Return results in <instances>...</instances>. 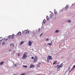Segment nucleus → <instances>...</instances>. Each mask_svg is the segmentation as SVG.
<instances>
[{
  "label": "nucleus",
  "instance_id": "nucleus-41",
  "mask_svg": "<svg viewBox=\"0 0 75 75\" xmlns=\"http://www.w3.org/2000/svg\"><path fill=\"white\" fill-rule=\"evenodd\" d=\"M13 46H14V45H13Z\"/></svg>",
  "mask_w": 75,
  "mask_h": 75
},
{
  "label": "nucleus",
  "instance_id": "nucleus-14",
  "mask_svg": "<svg viewBox=\"0 0 75 75\" xmlns=\"http://www.w3.org/2000/svg\"><path fill=\"white\" fill-rule=\"evenodd\" d=\"M50 18H52V14H51L50 15Z\"/></svg>",
  "mask_w": 75,
  "mask_h": 75
},
{
  "label": "nucleus",
  "instance_id": "nucleus-21",
  "mask_svg": "<svg viewBox=\"0 0 75 75\" xmlns=\"http://www.w3.org/2000/svg\"><path fill=\"white\" fill-rule=\"evenodd\" d=\"M23 67H24L25 68H27V66H24V65H23Z\"/></svg>",
  "mask_w": 75,
  "mask_h": 75
},
{
  "label": "nucleus",
  "instance_id": "nucleus-43",
  "mask_svg": "<svg viewBox=\"0 0 75 75\" xmlns=\"http://www.w3.org/2000/svg\"><path fill=\"white\" fill-rule=\"evenodd\" d=\"M15 65H16V64H15Z\"/></svg>",
  "mask_w": 75,
  "mask_h": 75
},
{
  "label": "nucleus",
  "instance_id": "nucleus-32",
  "mask_svg": "<svg viewBox=\"0 0 75 75\" xmlns=\"http://www.w3.org/2000/svg\"><path fill=\"white\" fill-rule=\"evenodd\" d=\"M21 75H25V74H21Z\"/></svg>",
  "mask_w": 75,
  "mask_h": 75
},
{
  "label": "nucleus",
  "instance_id": "nucleus-29",
  "mask_svg": "<svg viewBox=\"0 0 75 75\" xmlns=\"http://www.w3.org/2000/svg\"><path fill=\"white\" fill-rule=\"evenodd\" d=\"M18 56H20V54L19 53H18Z\"/></svg>",
  "mask_w": 75,
  "mask_h": 75
},
{
  "label": "nucleus",
  "instance_id": "nucleus-10",
  "mask_svg": "<svg viewBox=\"0 0 75 75\" xmlns=\"http://www.w3.org/2000/svg\"><path fill=\"white\" fill-rule=\"evenodd\" d=\"M30 68H33V67H34V65H33L32 64H31L30 65Z\"/></svg>",
  "mask_w": 75,
  "mask_h": 75
},
{
  "label": "nucleus",
  "instance_id": "nucleus-37",
  "mask_svg": "<svg viewBox=\"0 0 75 75\" xmlns=\"http://www.w3.org/2000/svg\"><path fill=\"white\" fill-rule=\"evenodd\" d=\"M11 45H12V44L10 45V46H11Z\"/></svg>",
  "mask_w": 75,
  "mask_h": 75
},
{
  "label": "nucleus",
  "instance_id": "nucleus-9",
  "mask_svg": "<svg viewBox=\"0 0 75 75\" xmlns=\"http://www.w3.org/2000/svg\"><path fill=\"white\" fill-rule=\"evenodd\" d=\"M21 33L20 32H19L18 33H17L16 35V36H18V35H21Z\"/></svg>",
  "mask_w": 75,
  "mask_h": 75
},
{
  "label": "nucleus",
  "instance_id": "nucleus-20",
  "mask_svg": "<svg viewBox=\"0 0 75 75\" xmlns=\"http://www.w3.org/2000/svg\"><path fill=\"white\" fill-rule=\"evenodd\" d=\"M3 64H4V62H1L0 63V64H1V65H3Z\"/></svg>",
  "mask_w": 75,
  "mask_h": 75
},
{
  "label": "nucleus",
  "instance_id": "nucleus-13",
  "mask_svg": "<svg viewBox=\"0 0 75 75\" xmlns=\"http://www.w3.org/2000/svg\"><path fill=\"white\" fill-rule=\"evenodd\" d=\"M59 31L58 30H56L55 31V33H58L59 32Z\"/></svg>",
  "mask_w": 75,
  "mask_h": 75
},
{
  "label": "nucleus",
  "instance_id": "nucleus-22",
  "mask_svg": "<svg viewBox=\"0 0 75 75\" xmlns=\"http://www.w3.org/2000/svg\"><path fill=\"white\" fill-rule=\"evenodd\" d=\"M49 60H50L47 59V62L48 63V62H50Z\"/></svg>",
  "mask_w": 75,
  "mask_h": 75
},
{
  "label": "nucleus",
  "instance_id": "nucleus-33",
  "mask_svg": "<svg viewBox=\"0 0 75 75\" xmlns=\"http://www.w3.org/2000/svg\"><path fill=\"white\" fill-rule=\"evenodd\" d=\"M38 31L39 32H40V29H38Z\"/></svg>",
  "mask_w": 75,
  "mask_h": 75
},
{
  "label": "nucleus",
  "instance_id": "nucleus-5",
  "mask_svg": "<svg viewBox=\"0 0 75 75\" xmlns=\"http://www.w3.org/2000/svg\"><path fill=\"white\" fill-rule=\"evenodd\" d=\"M32 44H33V42L31 41H29V42H28V45H29V46H31Z\"/></svg>",
  "mask_w": 75,
  "mask_h": 75
},
{
  "label": "nucleus",
  "instance_id": "nucleus-34",
  "mask_svg": "<svg viewBox=\"0 0 75 75\" xmlns=\"http://www.w3.org/2000/svg\"><path fill=\"white\" fill-rule=\"evenodd\" d=\"M31 58L32 59H34V57H32Z\"/></svg>",
  "mask_w": 75,
  "mask_h": 75
},
{
  "label": "nucleus",
  "instance_id": "nucleus-24",
  "mask_svg": "<svg viewBox=\"0 0 75 75\" xmlns=\"http://www.w3.org/2000/svg\"><path fill=\"white\" fill-rule=\"evenodd\" d=\"M37 67L38 68H40V65L37 64Z\"/></svg>",
  "mask_w": 75,
  "mask_h": 75
},
{
  "label": "nucleus",
  "instance_id": "nucleus-36",
  "mask_svg": "<svg viewBox=\"0 0 75 75\" xmlns=\"http://www.w3.org/2000/svg\"><path fill=\"white\" fill-rule=\"evenodd\" d=\"M8 38L7 39H5V40H6V41H7V40H8Z\"/></svg>",
  "mask_w": 75,
  "mask_h": 75
},
{
  "label": "nucleus",
  "instance_id": "nucleus-42",
  "mask_svg": "<svg viewBox=\"0 0 75 75\" xmlns=\"http://www.w3.org/2000/svg\"><path fill=\"white\" fill-rule=\"evenodd\" d=\"M74 75H75V74H74Z\"/></svg>",
  "mask_w": 75,
  "mask_h": 75
},
{
  "label": "nucleus",
  "instance_id": "nucleus-8",
  "mask_svg": "<svg viewBox=\"0 0 75 75\" xmlns=\"http://www.w3.org/2000/svg\"><path fill=\"white\" fill-rule=\"evenodd\" d=\"M68 5H67L64 8V10L65 11H66L68 9Z\"/></svg>",
  "mask_w": 75,
  "mask_h": 75
},
{
  "label": "nucleus",
  "instance_id": "nucleus-15",
  "mask_svg": "<svg viewBox=\"0 0 75 75\" xmlns=\"http://www.w3.org/2000/svg\"><path fill=\"white\" fill-rule=\"evenodd\" d=\"M47 20H49V17L48 16H47Z\"/></svg>",
  "mask_w": 75,
  "mask_h": 75
},
{
  "label": "nucleus",
  "instance_id": "nucleus-28",
  "mask_svg": "<svg viewBox=\"0 0 75 75\" xmlns=\"http://www.w3.org/2000/svg\"><path fill=\"white\" fill-rule=\"evenodd\" d=\"M40 64H41V63L40 62H39V63L38 64V65H40Z\"/></svg>",
  "mask_w": 75,
  "mask_h": 75
},
{
  "label": "nucleus",
  "instance_id": "nucleus-38",
  "mask_svg": "<svg viewBox=\"0 0 75 75\" xmlns=\"http://www.w3.org/2000/svg\"><path fill=\"white\" fill-rule=\"evenodd\" d=\"M1 45V43L0 42V45Z\"/></svg>",
  "mask_w": 75,
  "mask_h": 75
},
{
  "label": "nucleus",
  "instance_id": "nucleus-3",
  "mask_svg": "<svg viewBox=\"0 0 75 75\" xmlns=\"http://www.w3.org/2000/svg\"><path fill=\"white\" fill-rule=\"evenodd\" d=\"M63 65L64 64H63V63H62L60 65H59V66L57 69H59V68H62Z\"/></svg>",
  "mask_w": 75,
  "mask_h": 75
},
{
  "label": "nucleus",
  "instance_id": "nucleus-35",
  "mask_svg": "<svg viewBox=\"0 0 75 75\" xmlns=\"http://www.w3.org/2000/svg\"><path fill=\"white\" fill-rule=\"evenodd\" d=\"M73 67L74 68H75V65H74L73 66Z\"/></svg>",
  "mask_w": 75,
  "mask_h": 75
},
{
  "label": "nucleus",
  "instance_id": "nucleus-16",
  "mask_svg": "<svg viewBox=\"0 0 75 75\" xmlns=\"http://www.w3.org/2000/svg\"><path fill=\"white\" fill-rule=\"evenodd\" d=\"M3 40V38L2 37H1L0 38V41H1Z\"/></svg>",
  "mask_w": 75,
  "mask_h": 75
},
{
  "label": "nucleus",
  "instance_id": "nucleus-23",
  "mask_svg": "<svg viewBox=\"0 0 75 75\" xmlns=\"http://www.w3.org/2000/svg\"><path fill=\"white\" fill-rule=\"evenodd\" d=\"M46 41H49V39H46Z\"/></svg>",
  "mask_w": 75,
  "mask_h": 75
},
{
  "label": "nucleus",
  "instance_id": "nucleus-31",
  "mask_svg": "<svg viewBox=\"0 0 75 75\" xmlns=\"http://www.w3.org/2000/svg\"><path fill=\"white\" fill-rule=\"evenodd\" d=\"M4 44H5V42H3L2 43V45H4Z\"/></svg>",
  "mask_w": 75,
  "mask_h": 75
},
{
  "label": "nucleus",
  "instance_id": "nucleus-2",
  "mask_svg": "<svg viewBox=\"0 0 75 75\" xmlns=\"http://www.w3.org/2000/svg\"><path fill=\"white\" fill-rule=\"evenodd\" d=\"M27 55H25V54H23L22 58V59H25V58H27Z\"/></svg>",
  "mask_w": 75,
  "mask_h": 75
},
{
  "label": "nucleus",
  "instance_id": "nucleus-40",
  "mask_svg": "<svg viewBox=\"0 0 75 75\" xmlns=\"http://www.w3.org/2000/svg\"><path fill=\"white\" fill-rule=\"evenodd\" d=\"M58 65H57V67H58Z\"/></svg>",
  "mask_w": 75,
  "mask_h": 75
},
{
  "label": "nucleus",
  "instance_id": "nucleus-25",
  "mask_svg": "<svg viewBox=\"0 0 75 75\" xmlns=\"http://www.w3.org/2000/svg\"><path fill=\"white\" fill-rule=\"evenodd\" d=\"M42 34H43V33H41V34L40 35V37H41V36H42Z\"/></svg>",
  "mask_w": 75,
  "mask_h": 75
},
{
  "label": "nucleus",
  "instance_id": "nucleus-27",
  "mask_svg": "<svg viewBox=\"0 0 75 75\" xmlns=\"http://www.w3.org/2000/svg\"><path fill=\"white\" fill-rule=\"evenodd\" d=\"M68 22H69V23H71V21H70V20H68Z\"/></svg>",
  "mask_w": 75,
  "mask_h": 75
},
{
  "label": "nucleus",
  "instance_id": "nucleus-30",
  "mask_svg": "<svg viewBox=\"0 0 75 75\" xmlns=\"http://www.w3.org/2000/svg\"><path fill=\"white\" fill-rule=\"evenodd\" d=\"M73 70H74V69H72L71 70L69 71V72H71V71H73Z\"/></svg>",
  "mask_w": 75,
  "mask_h": 75
},
{
  "label": "nucleus",
  "instance_id": "nucleus-7",
  "mask_svg": "<svg viewBox=\"0 0 75 75\" xmlns=\"http://www.w3.org/2000/svg\"><path fill=\"white\" fill-rule=\"evenodd\" d=\"M47 59L50 60H52V58L51 57V56L50 55H49L47 57Z\"/></svg>",
  "mask_w": 75,
  "mask_h": 75
},
{
  "label": "nucleus",
  "instance_id": "nucleus-12",
  "mask_svg": "<svg viewBox=\"0 0 75 75\" xmlns=\"http://www.w3.org/2000/svg\"><path fill=\"white\" fill-rule=\"evenodd\" d=\"M54 11L55 14H57V11H56V10L55 9L54 10Z\"/></svg>",
  "mask_w": 75,
  "mask_h": 75
},
{
  "label": "nucleus",
  "instance_id": "nucleus-39",
  "mask_svg": "<svg viewBox=\"0 0 75 75\" xmlns=\"http://www.w3.org/2000/svg\"><path fill=\"white\" fill-rule=\"evenodd\" d=\"M9 51H10V50H9Z\"/></svg>",
  "mask_w": 75,
  "mask_h": 75
},
{
  "label": "nucleus",
  "instance_id": "nucleus-17",
  "mask_svg": "<svg viewBox=\"0 0 75 75\" xmlns=\"http://www.w3.org/2000/svg\"><path fill=\"white\" fill-rule=\"evenodd\" d=\"M57 62V61H56L55 62H54L53 63V65H54L55 64H56Z\"/></svg>",
  "mask_w": 75,
  "mask_h": 75
},
{
  "label": "nucleus",
  "instance_id": "nucleus-26",
  "mask_svg": "<svg viewBox=\"0 0 75 75\" xmlns=\"http://www.w3.org/2000/svg\"><path fill=\"white\" fill-rule=\"evenodd\" d=\"M24 54H25V55H26V54H28V53L27 52H25L24 53Z\"/></svg>",
  "mask_w": 75,
  "mask_h": 75
},
{
  "label": "nucleus",
  "instance_id": "nucleus-19",
  "mask_svg": "<svg viewBox=\"0 0 75 75\" xmlns=\"http://www.w3.org/2000/svg\"><path fill=\"white\" fill-rule=\"evenodd\" d=\"M45 19H44V21H43V22L44 23V24H45Z\"/></svg>",
  "mask_w": 75,
  "mask_h": 75
},
{
  "label": "nucleus",
  "instance_id": "nucleus-11",
  "mask_svg": "<svg viewBox=\"0 0 75 75\" xmlns=\"http://www.w3.org/2000/svg\"><path fill=\"white\" fill-rule=\"evenodd\" d=\"M24 43V42L23 41H22L20 43V45H21L23 44Z\"/></svg>",
  "mask_w": 75,
  "mask_h": 75
},
{
  "label": "nucleus",
  "instance_id": "nucleus-18",
  "mask_svg": "<svg viewBox=\"0 0 75 75\" xmlns=\"http://www.w3.org/2000/svg\"><path fill=\"white\" fill-rule=\"evenodd\" d=\"M48 45H50V46H51V45H52V44L50 43H48Z\"/></svg>",
  "mask_w": 75,
  "mask_h": 75
},
{
  "label": "nucleus",
  "instance_id": "nucleus-6",
  "mask_svg": "<svg viewBox=\"0 0 75 75\" xmlns=\"http://www.w3.org/2000/svg\"><path fill=\"white\" fill-rule=\"evenodd\" d=\"M24 33L25 34H29V30H25L24 31Z\"/></svg>",
  "mask_w": 75,
  "mask_h": 75
},
{
  "label": "nucleus",
  "instance_id": "nucleus-4",
  "mask_svg": "<svg viewBox=\"0 0 75 75\" xmlns=\"http://www.w3.org/2000/svg\"><path fill=\"white\" fill-rule=\"evenodd\" d=\"M13 36H14V35H13H13H9L8 36V38H9V39H13V38L14 37Z\"/></svg>",
  "mask_w": 75,
  "mask_h": 75
},
{
  "label": "nucleus",
  "instance_id": "nucleus-1",
  "mask_svg": "<svg viewBox=\"0 0 75 75\" xmlns=\"http://www.w3.org/2000/svg\"><path fill=\"white\" fill-rule=\"evenodd\" d=\"M38 60V58H37V56H35L34 59V62H37Z\"/></svg>",
  "mask_w": 75,
  "mask_h": 75
}]
</instances>
